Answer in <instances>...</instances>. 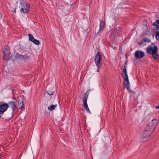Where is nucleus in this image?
I'll use <instances>...</instances> for the list:
<instances>
[{
	"label": "nucleus",
	"instance_id": "nucleus-8",
	"mask_svg": "<svg viewBox=\"0 0 159 159\" xmlns=\"http://www.w3.org/2000/svg\"><path fill=\"white\" fill-rule=\"evenodd\" d=\"M124 81L123 82V84L125 87L126 88L128 91L131 93H134V91H132L129 88V80L128 79H124Z\"/></svg>",
	"mask_w": 159,
	"mask_h": 159
},
{
	"label": "nucleus",
	"instance_id": "nucleus-9",
	"mask_svg": "<svg viewBox=\"0 0 159 159\" xmlns=\"http://www.w3.org/2000/svg\"><path fill=\"white\" fill-rule=\"evenodd\" d=\"M150 129H148L147 126L145 128L143 131L142 132V138L143 139L149 137L152 133L149 134Z\"/></svg>",
	"mask_w": 159,
	"mask_h": 159
},
{
	"label": "nucleus",
	"instance_id": "nucleus-18",
	"mask_svg": "<svg viewBox=\"0 0 159 159\" xmlns=\"http://www.w3.org/2000/svg\"><path fill=\"white\" fill-rule=\"evenodd\" d=\"M28 36L29 38V40L32 42L33 40H34L35 39V38L33 35L31 34H28Z\"/></svg>",
	"mask_w": 159,
	"mask_h": 159
},
{
	"label": "nucleus",
	"instance_id": "nucleus-19",
	"mask_svg": "<svg viewBox=\"0 0 159 159\" xmlns=\"http://www.w3.org/2000/svg\"><path fill=\"white\" fill-rule=\"evenodd\" d=\"M32 42L33 43L37 45H39L40 43L39 41L35 39L34 40L32 41Z\"/></svg>",
	"mask_w": 159,
	"mask_h": 159
},
{
	"label": "nucleus",
	"instance_id": "nucleus-3",
	"mask_svg": "<svg viewBox=\"0 0 159 159\" xmlns=\"http://www.w3.org/2000/svg\"><path fill=\"white\" fill-rule=\"evenodd\" d=\"M158 122V120L157 119H153L149 124L147 125V129H150V131L149 132V134L152 133L154 131L157 125Z\"/></svg>",
	"mask_w": 159,
	"mask_h": 159
},
{
	"label": "nucleus",
	"instance_id": "nucleus-22",
	"mask_svg": "<svg viewBox=\"0 0 159 159\" xmlns=\"http://www.w3.org/2000/svg\"><path fill=\"white\" fill-rule=\"evenodd\" d=\"M143 41L144 42H150V40L147 39V38H145L143 39Z\"/></svg>",
	"mask_w": 159,
	"mask_h": 159
},
{
	"label": "nucleus",
	"instance_id": "nucleus-16",
	"mask_svg": "<svg viewBox=\"0 0 159 159\" xmlns=\"http://www.w3.org/2000/svg\"><path fill=\"white\" fill-rule=\"evenodd\" d=\"M57 106V104L52 105L48 107V109L49 111L54 110Z\"/></svg>",
	"mask_w": 159,
	"mask_h": 159
},
{
	"label": "nucleus",
	"instance_id": "nucleus-4",
	"mask_svg": "<svg viewBox=\"0 0 159 159\" xmlns=\"http://www.w3.org/2000/svg\"><path fill=\"white\" fill-rule=\"evenodd\" d=\"M89 93L88 92V91H87L84 96L83 99V102H84V107L85 109L86 110L87 112L90 114H91V112L89 110V108L87 103V99L89 95Z\"/></svg>",
	"mask_w": 159,
	"mask_h": 159
},
{
	"label": "nucleus",
	"instance_id": "nucleus-1",
	"mask_svg": "<svg viewBox=\"0 0 159 159\" xmlns=\"http://www.w3.org/2000/svg\"><path fill=\"white\" fill-rule=\"evenodd\" d=\"M146 50L148 53L152 55L154 59L156 60L158 58L159 55L157 53V48L154 43L151 45L147 48Z\"/></svg>",
	"mask_w": 159,
	"mask_h": 159
},
{
	"label": "nucleus",
	"instance_id": "nucleus-23",
	"mask_svg": "<svg viewBox=\"0 0 159 159\" xmlns=\"http://www.w3.org/2000/svg\"><path fill=\"white\" fill-rule=\"evenodd\" d=\"M156 109H158V108H159V105L158 106H157L156 107Z\"/></svg>",
	"mask_w": 159,
	"mask_h": 159
},
{
	"label": "nucleus",
	"instance_id": "nucleus-11",
	"mask_svg": "<svg viewBox=\"0 0 159 159\" xmlns=\"http://www.w3.org/2000/svg\"><path fill=\"white\" fill-rule=\"evenodd\" d=\"M124 68L123 70V71L122 73L123 78V79H128V75L127 71V67L125 66H124Z\"/></svg>",
	"mask_w": 159,
	"mask_h": 159
},
{
	"label": "nucleus",
	"instance_id": "nucleus-15",
	"mask_svg": "<svg viewBox=\"0 0 159 159\" xmlns=\"http://www.w3.org/2000/svg\"><path fill=\"white\" fill-rule=\"evenodd\" d=\"M155 36L156 39L159 40V26H157L155 30Z\"/></svg>",
	"mask_w": 159,
	"mask_h": 159
},
{
	"label": "nucleus",
	"instance_id": "nucleus-5",
	"mask_svg": "<svg viewBox=\"0 0 159 159\" xmlns=\"http://www.w3.org/2000/svg\"><path fill=\"white\" fill-rule=\"evenodd\" d=\"M3 52V59L5 61L8 60V57L10 53V50L8 46L6 45L4 46Z\"/></svg>",
	"mask_w": 159,
	"mask_h": 159
},
{
	"label": "nucleus",
	"instance_id": "nucleus-21",
	"mask_svg": "<svg viewBox=\"0 0 159 159\" xmlns=\"http://www.w3.org/2000/svg\"><path fill=\"white\" fill-rule=\"evenodd\" d=\"M153 25H155V26H159V19L156 20L155 23H153Z\"/></svg>",
	"mask_w": 159,
	"mask_h": 159
},
{
	"label": "nucleus",
	"instance_id": "nucleus-20",
	"mask_svg": "<svg viewBox=\"0 0 159 159\" xmlns=\"http://www.w3.org/2000/svg\"><path fill=\"white\" fill-rule=\"evenodd\" d=\"M19 57L23 58V59H25L29 58V57L26 55H25L24 56H22L21 55H19Z\"/></svg>",
	"mask_w": 159,
	"mask_h": 159
},
{
	"label": "nucleus",
	"instance_id": "nucleus-13",
	"mask_svg": "<svg viewBox=\"0 0 159 159\" xmlns=\"http://www.w3.org/2000/svg\"><path fill=\"white\" fill-rule=\"evenodd\" d=\"M105 27V23L103 21H100V28L99 29L98 32L97 34H98L100 33L101 31Z\"/></svg>",
	"mask_w": 159,
	"mask_h": 159
},
{
	"label": "nucleus",
	"instance_id": "nucleus-10",
	"mask_svg": "<svg viewBox=\"0 0 159 159\" xmlns=\"http://www.w3.org/2000/svg\"><path fill=\"white\" fill-rule=\"evenodd\" d=\"M144 55V52L142 51L137 50L135 52V56L137 58H142Z\"/></svg>",
	"mask_w": 159,
	"mask_h": 159
},
{
	"label": "nucleus",
	"instance_id": "nucleus-6",
	"mask_svg": "<svg viewBox=\"0 0 159 159\" xmlns=\"http://www.w3.org/2000/svg\"><path fill=\"white\" fill-rule=\"evenodd\" d=\"M101 60V55L100 53L98 52L97 54L96 55L95 58V62L96 65L98 67V69L97 71H99V68L101 65L100 61Z\"/></svg>",
	"mask_w": 159,
	"mask_h": 159
},
{
	"label": "nucleus",
	"instance_id": "nucleus-17",
	"mask_svg": "<svg viewBox=\"0 0 159 159\" xmlns=\"http://www.w3.org/2000/svg\"><path fill=\"white\" fill-rule=\"evenodd\" d=\"M54 89L50 88L47 91V93L49 95H52L54 92Z\"/></svg>",
	"mask_w": 159,
	"mask_h": 159
},
{
	"label": "nucleus",
	"instance_id": "nucleus-12",
	"mask_svg": "<svg viewBox=\"0 0 159 159\" xmlns=\"http://www.w3.org/2000/svg\"><path fill=\"white\" fill-rule=\"evenodd\" d=\"M9 107H11L12 110V114H13L15 111V109L16 107V105L15 102L13 101H10L8 104Z\"/></svg>",
	"mask_w": 159,
	"mask_h": 159
},
{
	"label": "nucleus",
	"instance_id": "nucleus-7",
	"mask_svg": "<svg viewBox=\"0 0 159 159\" xmlns=\"http://www.w3.org/2000/svg\"><path fill=\"white\" fill-rule=\"evenodd\" d=\"M9 107L7 103H3L0 105V117L2 116L4 113L5 112Z\"/></svg>",
	"mask_w": 159,
	"mask_h": 159
},
{
	"label": "nucleus",
	"instance_id": "nucleus-14",
	"mask_svg": "<svg viewBox=\"0 0 159 159\" xmlns=\"http://www.w3.org/2000/svg\"><path fill=\"white\" fill-rule=\"evenodd\" d=\"M18 105L20 107V109H21L24 107V101L22 99L19 101Z\"/></svg>",
	"mask_w": 159,
	"mask_h": 159
},
{
	"label": "nucleus",
	"instance_id": "nucleus-2",
	"mask_svg": "<svg viewBox=\"0 0 159 159\" xmlns=\"http://www.w3.org/2000/svg\"><path fill=\"white\" fill-rule=\"evenodd\" d=\"M20 7L21 8L20 12L22 13H26L28 12L29 11L30 7L29 3L23 0H20Z\"/></svg>",
	"mask_w": 159,
	"mask_h": 159
}]
</instances>
